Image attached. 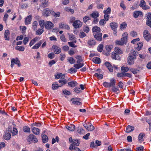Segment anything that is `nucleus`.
I'll return each instance as SVG.
<instances>
[{
    "mask_svg": "<svg viewBox=\"0 0 151 151\" xmlns=\"http://www.w3.org/2000/svg\"><path fill=\"white\" fill-rule=\"evenodd\" d=\"M88 44L90 46L94 45L96 44V42L93 39H90L88 42Z\"/></svg>",
    "mask_w": 151,
    "mask_h": 151,
    "instance_id": "nucleus-35",
    "label": "nucleus"
},
{
    "mask_svg": "<svg viewBox=\"0 0 151 151\" xmlns=\"http://www.w3.org/2000/svg\"><path fill=\"white\" fill-rule=\"evenodd\" d=\"M101 30L100 28L97 26H95L93 27L92 28V31L93 33V35L99 34V33H101Z\"/></svg>",
    "mask_w": 151,
    "mask_h": 151,
    "instance_id": "nucleus-12",
    "label": "nucleus"
},
{
    "mask_svg": "<svg viewBox=\"0 0 151 151\" xmlns=\"http://www.w3.org/2000/svg\"><path fill=\"white\" fill-rule=\"evenodd\" d=\"M48 57L50 59H52L55 57V54L53 52H51L48 54Z\"/></svg>",
    "mask_w": 151,
    "mask_h": 151,
    "instance_id": "nucleus-63",
    "label": "nucleus"
},
{
    "mask_svg": "<svg viewBox=\"0 0 151 151\" xmlns=\"http://www.w3.org/2000/svg\"><path fill=\"white\" fill-rule=\"evenodd\" d=\"M95 128L91 124L89 126H88L87 128V130L89 131H92L94 130Z\"/></svg>",
    "mask_w": 151,
    "mask_h": 151,
    "instance_id": "nucleus-62",
    "label": "nucleus"
},
{
    "mask_svg": "<svg viewBox=\"0 0 151 151\" xmlns=\"http://www.w3.org/2000/svg\"><path fill=\"white\" fill-rule=\"evenodd\" d=\"M73 25L75 28L77 29L82 26V23L79 20H76L73 22Z\"/></svg>",
    "mask_w": 151,
    "mask_h": 151,
    "instance_id": "nucleus-5",
    "label": "nucleus"
},
{
    "mask_svg": "<svg viewBox=\"0 0 151 151\" xmlns=\"http://www.w3.org/2000/svg\"><path fill=\"white\" fill-rule=\"evenodd\" d=\"M59 27L62 29H69L70 28L69 26L66 24L60 23L59 24Z\"/></svg>",
    "mask_w": 151,
    "mask_h": 151,
    "instance_id": "nucleus-23",
    "label": "nucleus"
},
{
    "mask_svg": "<svg viewBox=\"0 0 151 151\" xmlns=\"http://www.w3.org/2000/svg\"><path fill=\"white\" fill-rule=\"evenodd\" d=\"M94 76L99 79H101L103 78V76L101 74L96 73L95 74Z\"/></svg>",
    "mask_w": 151,
    "mask_h": 151,
    "instance_id": "nucleus-50",
    "label": "nucleus"
},
{
    "mask_svg": "<svg viewBox=\"0 0 151 151\" xmlns=\"http://www.w3.org/2000/svg\"><path fill=\"white\" fill-rule=\"evenodd\" d=\"M43 42V40H40L32 48V49H37L39 48Z\"/></svg>",
    "mask_w": 151,
    "mask_h": 151,
    "instance_id": "nucleus-16",
    "label": "nucleus"
},
{
    "mask_svg": "<svg viewBox=\"0 0 151 151\" xmlns=\"http://www.w3.org/2000/svg\"><path fill=\"white\" fill-rule=\"evenodd\" d=\"M76 40H75L72 42H68V43L70 47L75 48L77 47V46L75 45V44L76 43Z\"/></svg>",
    "mask_w": 151,
    "mask_h": 151,
    "instance_id": "nucleus-33",
    "label": "nucleus"
},
{
    "mask_svg": "<svg viewBox=\"0 0 151 151\" xmlns=\"http://www.w3.org/2000/svg\"><path fill=\"white\" fill-rule=\"evenodd\" d=\"M110 26L112 29L115 31L116 30V29L117 27V24L115 22H111L110 24Z\"/></svg>",
    "mask_w": 151,
    "mask_h": 151,
    "instance_id": "nucleus-28",
    "label": "nucleus"
},
{
    "mask_svg": "<svg viewBox=\"0 0 151 151\" xmlns=\"http://www.w3.org/2000/svg\"><path fill=\"white\" fill-rule=\"evenodd\" d=\"M32 19V16L29 15L27 16L25 19V23L26 25H28L30 23Z\"/></svg>",
    "mask_w": 151,
    "mask_h": 151,
    "instance_id": "nucleus-17",
    "label": "nucleus"
},
{
    "mask_svg": "<svg viewBox=\"0 0 151 151\" xmlns=\"http://www.w3.org/2000/svg\"><path fill=\"white\" fill-rule=\"evenodd\" d=\"M23 130L25 132H28V133H30V128L27 126H24L23 128Z\"/></svg>",
    "mask_w": 151,
    "mask_h": 151,
    "instance_id": "nucleus-41",
    "label": "nucleus"
},
{
    "mask_svg": "<svg viewBox=\"0 0 151 151\" xmlns=\"http://www.w3.org/2000/svg\"><path fill=\"white\" fill-rule=\"evenodd\" d=\"M39 24L40 27L44 28L45 27L47 30H51L54 27V24L50 21H45L41 20L39 21Z\"/></svg>",
    "mask_w": 151,
    "mask_h": 151,
    "instance_id": "nucleus-1",
    "label": "nucleus"
},
{
    "mask_svg": "<svg viewBox=\"0 0 151 151\" xmlns=\"http://www.w3.org/2000/svg\"><path fill=\"white\" fill-rule=\"evenodd\" d=\"M18 131L17 129L16 128L14 127L13 128V132L12 133V135L14 136L17 134Z\"/></svg>",
    "mask_w": 151,
    "mask_h": 151,
    "instance_id": "nucleus-64",
    "label": "nucleus"
},
{
    "mask_svg": "<svg viewBox=\"0 0 151 151\" xmlns=\"http://www.w3.org/2000/svg\"><path fill=\"white\" fill-rule=\"evenodd\" d=\"M51 10H49L47 9H45L43 10V14L46 16H50V11Z\"/></svg>",
    "mask_w": 151,
    "mask_h": 151,
    "instance_id": "nucleus-36",
    "label": "nucleus"
},
{
    "mask_svg": "<svg viewBox=\"0 0 151 151\" xmlns=\"http://www.w3.org/2000/svg\"><path fill=\"white\" fill-rule=\"evenodd\" d=\"M111 12V9L110 7H108L106 10H104L103 12L104 14H110Z\"/></svg>",
    "mask_w": 151,
    "mask_h": 151,
    "instance_id": "nucleus-58",
    "label": "nucleus"
},
{
    "mask_svg": "<svg viewBox=\"0 0 151 151\" xmlns=\"http://www.w3.org/2000/svg\"><path fill=\"white\" fill-rule=\"evenodd\" d=\"M110 83L104 82L103 83V85L106 88L114 86L116 83L115 80L114 78H112L110 80Z\"/></svg>",
    "mask_w": 151,
    "mask_h": 151,
    "instance_id": "nucleus-2",
    "label": "nucleus"
},
{
    "mask_svg": "<svg viewBox=\"0 0 151 151\" xmlns=\"http://www.w3.org/2000/svg\"><path fill=\"white\" fill-rule=\"evenodd\" d=\"M78 132L80 134H83L85 133L84 129L80 127L78 128Z\"/></svg>",
    "mask_w": 151,
    "mask_h": 151,
    "instance_id": "nucleus-60",
    "label": "nucleus"
},
{
    "mask_svg": "<svg viewBox=\"0 0 151 151\" xmlns=\"http://www.w3.org/2000/svg\"><path fill=\"white\" fill-rule=\"evenodd\" d=\"M67 129L71 131H73L75 129V126L74 125L70 124L69 126H66Z\"/></svg>",
    "mask_w": 151,
    "mask_h": 151,
    "instance_id": "nucleus-30",
    "label": "nucleus"
},
{
    "mask_svg": "<svg viewBox=\"0 0 151 151\" xmlns=\"http://www.w3.org/2000/svg\"><path fill=\"white\" fill-rule=\"evenodd\" d=\"M115 51L116 54H121L123 53L122 51L118 47L115 48Z\"/></svg>",
    "mask_w": 151,
    "mask_h": 151,
    "instance_id": "nucleus-43",
    "label": "nucleus"
},
{
    "mask_svg": "<svg viewBox=\"0 0 151 151\" xmlns=\"http://www.w3.org/2000/svg\"><path fill=\"white\" fill-rule=\"evenodd\" d=\"M127 24L125 22L122 23L120 25L121 29L122 30L125 29L127 27Z\"/></svg>",
    "mask_w": 151,
    "mask_h": 151,
    "instance_id": "nucleus-53",
    "label": "nucleus"
},
{
    "mask_svg": "<svg viewBox=\"0 0 151 151\" xmlns=\"http://www.w3.org/2000/svg\"><path fill=\"white\" fill-rule=\"evenodd\" d=\"M129 70L134 74L137 73L139 71V70L137 69L132 68H129Z\"/></svg>",
    "mask_w": 151,
    "mask_h": 151,
    "instance_id": "nucleus-44",
    "label": "nucleus"
},
{
    "mask_svg": "<svg viewBox=\"0 0 151 151\" xmlns=\"http://www.w3.org/2000/svg\"><path fill=\"white\" fill-rule=\"evenodd\" d=\"M145 4V2L144 0H141L139 6L144 10H146L150 9V7L147 5H146Z\"/></svg>",
    "mask_w": 151,
    "mask_h": 151,
    "instance_id": "nucleus-11",
    "label": "nucleus"
},
{
    "mask_svg": "<svg viewBox=\"0 0 151 151\" xmlns=\"http://www.w3.org/2000/svg\"><path fill=\"white\" fill-rule=\"evenodd\" d=\"M62 86V85L59 86L56 82H54L52 85V88L53 90H55L57 89L59 87Z\"/></svg>",
    "mask_w": 151,
    "mask_h": 151,
    "instance_id": "nucleus-27",
    "label": "nucleus"
},
{
    "mask_svg": "<svg viewBox=\"0 0 151 151\" xmlns=\"http://www.w3.org/2000/svg\"><path fill=\"white\" fill-rule=\"evenodd\" d=\"M48 138L47 136L45 135L44 134L43 135L42 137V141L43 143H45L48 142Z\"/></svg>",
    "mask_w": 151,
    "mask_h": 151,
    "instance_id": "nucleus-39",
    "label": "nucleus"
},
{
    "mask_svg": "<svg viewBox=\"0 0 151 151\" xmlns=\"http://www.w3.org/2000/svg\"><path fill=\"white\" fill-rule=\"evenodd\" d=\"M145 121L149 124V130L150 131H151V118L148 119H146Z\"/></svg>",
    "mask_w": 151,
    "mask_h": 151,
    "instance_id": "nucleus-49",
    "label": "nucleus"
},
{
    "mask_svg": "<svg viewBox=\"0 0 151 151\" xmlns=\"http://www.w3.org/2000/svg\"><path fill=\"white\" fill-rule=\"evenodd\" d=\"M90 15L93 18H98L99 16V14L98 12L95 11L91 14Z\"/></svg>",
    "mask_w": 151,
    "mask_h": 151,
    "instance_id": "nucleus-26",
    "label": "nucleus"
},
{
    "mask_svg": "<svg viewBox=\"0 0 151 151\" xmlns=\"http://www.w3.org/2000/svg\"><path fill=\"white\" fill-rule=\"evenodd\" d=\"M128 34L127 32H125L122 35L123 37L121 38V40L124 44H125L127 41Z\"/></svg>",
    "mask_w": 151,
    "mask_h": 151,
    "instance_id": "nucleus-14",
    "label": "nucleus"
},
{
    "mask_svg": "<svg viewBox=\"0 0 151 151\" xmlns=\"http://www.w3.org/2000/svg\"><path fill=\"white\" fill-rule=\"evenodd\" d=\"M130 35L132 37H136L137 36V33L136 32L133 31L130 32Z\"/></svg>",
    "mask_w": 151,
    "mask_h": 151,
    "instance_id": "nucleus-56",
    "label": "nucleus"
},
{
    "mask_svg": "<svg viewBox=\"0 0 151 151\" xmlns=\"http://www.w3.org/2000/svg\"><path fill=\"white\" fill-rule=\"evenodd\" d=\"M72 143L75 146H78L80 144L79 140L77 139H74Z\"/></svg>",
    "mask_w": 151,
    "mask_h": 151,
    "instance_id": "nucleus-47",
    "label": "nucleus"
},
{
    "mask_svg": "<svg viewBox=\"0 0 151 151\" xmlns=\"http://www.w3.org/2000/svg\"><path fill=\"white\" fill-rule=\"evenodd\" d=\"M9 17V15L7 13H5L4 16L3 20L5 23H6L7 20Z\"/></svg>",
    "mask_w": 151,
    "mask_h": 151,
    "instance_id": "nucleus-61",
    "label": "nucleus"
},
{
    "mask_svg": "<svg viewBox=\"0 0 151 151\" xmlns=\"http://www.w3.org/2000/svg\"><path fill=\"white\" fill-rule=\"evenodd\" d=\"M76 147H75V146L72 143L70 145L69 149L71 150H76Z\"/></svg>",
    "mask_w": 151,
    "mask_h": 151,
    "instance_id": "nucleus-55",
    "label": "nucleus"
},
{
    "mask_svg": "<svg viewBox=\"0 0 151 151\" xmlns=\"http://www.w3.org/2000/svg\"><path fill=\"white\" fill-rule=\"evenodd\" d=\"M40 39V38L39 37H37L33 39L30 42L29 46L30 47L32 46L37 41Z\"/></svg>",
    "mask_w": 151,
    "mask_h": 151,
    "instance_id": "nucleus-13",
    "label": "nucleus"
},
{
    "mask_svg": "<svg viewBox=\"0 0 151 151\" xmlns=\"http://www.w3.org/2000/svg\"><path fill=\"white\" fill-rule=\"evenodd\" d=\"M12 132V128L11 126L9 127L8 130L7 131L4 135V139L6 140L10 139L11 136Z\"/></svg>",
    "mask_w": 151,
    "mask_h": 151,
    "instance_id": "nucleus-3",
    "label": "nucleus"
},
{
    "mask_svg": "<svg viewBox=\"0 0 151 151\" xmlns=\"http://www.w3.org/2000/svg\"><path fill=\"white\" fill-rule=\"evenodd\" d=\"M143 36L144 38L147 41H148L151 39V35L147 30H145L143 32Z\"/></svg>",
    "mask_w": 151,
    "mask_h": 151,
    "instance_id": "nucleus-9",
    "label": "nucleus"
},
{
    "mask_svg": "<svg viewBox=\"0 0 151 151\" xmlns=\"http://www.w3.org/2000/svg\"><path fill=\"white\" fill-rule=\"evenodd\" d=\"M32 132L35 134L37 135L40 134V129L37 128L33 127L32 129Z\"/></svg>",
    "mask_w": 151,
    "mask_h": 151,
    "instance_id": "nucleus-32",
    "label": "nucleus"
},
{
    "mask_svg": "<svg viewBox=\"0 0 151 151\" xmlns=\"http://www.w3.org/2000/svg\"><path fill=\"white\" fill-rule=\"evenodd\" d=\"M29 41V38L28 37H25L23 40V43L24 45H26Z\"/></svg>",
    "mask_w": 151,
    "mask_h": 151,
    "instance_id": "nucleus-59",
    "label": "nucleus"
},
{
    "mask_svg": "<svg viewBox=\"0 0 151 151\" xmlns=\"http://www.w3.org/2000/svg\"><path fill=\"white\" fill-rule=\"evenodd\" d=\"M9 30H6L4 34V37L5 39L6 40H9Z\"/></svg>",
    "mask_w": 151,
    "mask_h": 151,
    "instance_id": "nucleus-20",
    "label": "nucleus"
},
{
    "mask_svg": "<svg viewBox=\"0 0 151 151\" xmlns=\"http://www.w3.org/2000/svg\"><path fill=\"white\" fill-rule=\"evenodd\" d=\"M52 49L55 53L56 54L60 53L61 51V48L56 45H53L52 47Z\"/></svg>",
    "mask_w": 151,
    "mask_h": 151,
    "instance_id": "nucleus-4",
    "label": "nucleus"
},
{
    "mask_svg": "<svg viewBox=\"0 0 151 151\" xmlns=\"http://www.w3.org/2000/svg\"><path fill=\"white\" fill-rule=\"evenodd\" d=\"M76 58L77 60V63L82 62L83 59H82V58L81 56L79 55H77L76 56Z\"/></svg>",
    "mask_w": 151,
    "mask_h": 151,
    "instance_id": "nucleus-48",
    "label": "nucleus"
},
{
    "mask_svg": "<svg viewBox=\"0 0 151 151\" xmlns=\"http://www.w3.org/2000/svg\"><path fill=\"white\" fill-rule=\"evenodd\" d=\"M68 60L69 63L72 64L75 63V60L72 57L68 58Z\"/></svg>",
    "mask_w": 151,
    "mask_h": 151,
    "instance_id": "nucleus-51",
    "label": "nucleus"
},
{
    "mask_svg": "<svg viewBox=\"0 0 151 151\" xmlns=\"http://www.w3.org/2000/svg\"><path fill=\"white\" fill-rule=\"evenodd\" d=\"M133 16L135 18H137L139 16L142 15V13L140 11H134L133 12Z\"/></svg>",
    "mask_w": 151,
    "mask_h": 151,
    "instance_id": "nucleus-22",
    "label": "nucleus"
},
{
    "mask_svg": "<svg viewBox=\"0 0 151 151\" xmlns=\"http://www.w3.org/2000/svg\"><path fill=\"white\" fill-rule=\"evenodd\" d=\"M41 28H39L37 29H36V34L38 35H41L44 32V28L41 27Z\"/></svg>",
    "mask_w": 151,
    "mask_h": 151,
    "instance_id": "nucleus-24",
    "label": "nucleus"
},
{
    "mask_svg": "<svg viewBox=\"0 0 151 151\" xmlns=\"http://www.w3.org/2000/svg\"><path fill=\"white\" fill-rule=\"evenodd\" d=\"M94 37L99 41H101L102 40V34L101 33H99V34L93 35Z\"/></svg>",
    "mask_w": 151,
    "mask_h": 151,
    "instance_id": "nucleus-18",
    "label": "nucleus"
},
{
    "mask_svg": "<svg viewBox=\"0 0 151 151\" xmlns=\"http://www.w3.org/2000/svg\"><path fill=\"white\" fill-rule=\"evenodd\" d=\"M83 65V63L82 62L74 64L73 65V67L76 69H78L82 67Z\"/></svg>",
    "mask_w": 151,
    "mask_h": 151,
    "instance_id": "nucleus-21",
    "label": "nucleus"
},
{
    "mask_svg": "<svg viewBox=\"0 0 151 151\" xmlns=\"http://www.w3.org/2000/svg\"><path fill=\"white\" fill-rule=\"evenodd\" d=\"M121 70L122 72H127L128 71L129 68L127 67H124L122 66L121 68Z\"/></svg>",
    "mask_w": 151,
    "mask_h": 151,
    "instance_id": "nucleus-57",
    "label": "nucleus"
},
{
    "mask_svg": "<svg viewBox=\"0 0 151 151\" xmlns=\"http://www.w3.org/2000/svg\"><path fill=\"white\" fill-rule=\"evenodd\" d=\"M50 13L51 15L55 17H58L60 16V12H59L55 13L54 11H50Z\"/></svg>",
    "mask_w": 151,
    "mask_h": 151,
    "instance_id": "nucleus-25",
    "label": "nucleus"
},
{
    "mask_svg": "<svg viewBox=\"0 0 151 151\" xmlns=\"http://www.w3.org/2000/svg\"><path fill=\"white\" fill-rule=\"evenodd\" d=\"M81 100V99L80 98H72L71 101H72V103L73 104L80 105L82 104L80 102Z\"/></svg>",
    "mask_w": 151,
    "mask_h": 151,
    "instance_id": "nucleus-10",
    "label": "nucleus"
},
{
    "mask_svg": "<svg viewBox=\"0 0 151 151\" xmlns=\"http://www.w3.org/2000/svg\"><path fill=\"white\" fill-rule=\"evenodd\" d=\"M69 72L70 73H76L77 70L73 68H71L68 70Z\"/></svg>",
    "mask_w": 151,
    "mask_h": 151,
    "instance_id": "nucleus-54",
    "label": "nucleus"
},
{
    "mask_svg": "<svg viewBox=\"0 0 151 151\" xmlns=\"http://www.w3.org/2000/svg\"><path fill=\"white\" fill-rule=\"evenodd\" d=\"M136 59L135 57H133L131 54H129L128 58L127 63L128 64L130 65L134 64V60Z\"/></svg>",
    "mask_w": 151,
    "mask_h": 151,
    "instance_id": "nucleus-6",
    "label": "nucleus"
},
{
    "mask_svg": "<svg viewBox=\"0 0 151 151\" xmlns=\"http://www.w3.org/2000/svg\"><path fill=\"white\" fill-rule=\"evenodd\" d=\"M105 65L110 72L113 71V67L109 62H105Z\"/></svg>",
    "mask_w": 151,
    "mask_h": 151,
    "instance_id": "nucleus-15",
    "label": "nucleus"
},
{
    "mask_svg": "<svg viewBox=\"0 0 151 151\" xmlns=\"http://www.w3.org/2000/svg\"><path fill=\"white\" fill-rule=\"evenodd\" d=\"M27 140L29 142L32 141L34 143L37 142L38 141L36 136L32 134L29 135L27 137Z\"/></svg>",
    "mask_w": 151,
    "mask_h": 151,
    "instance_id": "nucleus-8",
    "label": "nucleus"
},
{
    "mask_svg": "<svg viewBox=\"0 0 151 151\" xmlns=\"http://www.w3.org/2000/svg\"><path fill=\"white\" fill-rule=\"evenodd\" d=\"M85 88L84 86L82 85L81 84L79 86L76 87L74 89V91L77 93H80L82 90H83Z\"/></svg>",
    "mask_w": 151,
    "mask_h": 151,
    "instance_id": "nucleus-7",
    "label": "nucleus"
},
{
    "mask_svg": "<svg viewBox=\"0 0 151 151\" xmlns=\"http://www.w3.org/2000/svg\"><path fill=\"white\" fill-rule=\"evenodd\" d=\"M12 61H13V63L16 65H17L18 66L20 67L21 66V64L20 63V61L18 58L16 59H12L11 60Z\"/></svg>",
    "mask_w": 151,
    "mask_h": 151,
    "instance_id": "nucleus-29",
    "label": "nucleus"
},
{
    "mask_svg": "<svg viewBox=\"0 0 151 151\" xmlns=\"http://www.w3.org/2000/svg\"><path fill=\"white\" fill-rule=\"evenodd\" d=\"M38 25V23L37 21H35L32 24V28L34 30H35Z\"/></svg>",
    "mask_w": 151,
    "mask_h": 151,
    "instance_id": "nucleus-42",
    "label": "nucleus"
},
{
    "mask_svg": "<svg viewBox=\"0 0 151 151\" xmlns=\"http://www.w3.org/2000/svg\"><path fill=\"white\" fill-rule=\"evenodd\" d=\"M15 49L16 50L21 51H23L25 49L24 47L22 46H17L15 47Z\"/></svg>",
    "mask_w": 151,
    "mask_h": 151,
    "instance_id": "nucleus-45",
    "label": "nucleus"
},
{
    "mask_svg": "<svg viewBox=\"0 0 151 151\" xmlns=\"http://www.w3.org/2000/svg\"><path fill=\"white\" fill-rule=\"evenodd\" d=\"M134 129V128L133 127L128 125L127 127L126 132L127 133L130 132L133 130Z\"/></svg>",
    "mask_w": 151,
    "mask_h": 151,
    "instance_id": "nucleus-31",
    "label": "nucleus"
},
{
    "mask_svg": "<svg viewBox=\"0 0 151 151\" xmlns=\"http://www.w3.org/2000/svg\"><path fill=\"white\" fill-rule=\"evenodd\" d=\"M131 53L133 55V57H135L136 58V57L138 55V52L137 51H136L134 50H132L130 51Z\"/></svg>",
    "mask_w": 151,
    "mask_h": 151,
    "instance_id": "nucleus-40",
    "label": "nucleus"
},
{
    "mask_svg": "<svg viewBox=\"0 0 151 151\" xmlns=\"http://www.w3.org/2000/svg\"><path fill=\"white\" fill-rule=\"evenodd\" d=\"M69 39L70 40L74 41L76 40L75 36L73 34L68 33Z\"/></svg>",
    "mask_w": 151,
    "mask_h": 151,
    "instance_id": "nucleus-46",
    "label": "nucleus"
},
{
    "mask_svg": "<svg viewBox=\"0 0 151 151\" xmlns=\"http://www.w3.org/2000/svg\"><path fill=\"white\" fill-rule=\"evenodd\" d=\"M68 84L69 86L73 87L77 85V83L76 81H74L69 82Z\"/></svg>",
    "mask_w": 151,
    "mask_h": 151,
    "instance_id": "nucleus-37",
    "label": "nucleus"
},
{
    "mask_svg": "<svg viewBox=\"0 0 151 151\" xmlns=\"http://www.w3.org/2000/svg\"><path fill=\"white\" fill-rule=\"evenodd\" d=\"M92 61L95 63L99 64L101 62V60L98 57H94L92 59Z\"/></svg>",
    "mask_w": 151,
    "mask_h": 151,
    "instance_id": "nucleus-34",
    "label": "nucleus"
},
{
    "mask_svg": "<svg viewBox=\"0 0 151 151\" xmlns=\"http://www.w3.org/2000/svg\"><path fill=\"white\" fill-rule=\"evenodd\" d=\"M104 46L102 44H100L97 47L98 51L99 52H101L102 51Z\"/></svg>",
    "mask_w": 151,
    "mask_h": 151,
    "instance_id": "nucleus-52",
    "label": "nucleus"
},
{
    "mask_svg": "<svg viewBox=\"0 0 151 151\" xmlns=\"http://www.w3.org/2000/svg\"><path fill=\"white\" fill-rule=\"evenodd\" d=\"M145 136V134L144 133H140L138 136V141L139 142H142L144 141L143 137Z\"/></svg>",
    "mask_w": 151,
    "mask_h": 151,
    "instance_id": "nucleus-19",
    "label": "nucleus"
},
{
    "mask_svg": "<svg viewBox=\"0 0 151 151\" xmlns=\"http://www.w3.org/2000/svg\"><path fill=\"white\" fill-rule=\"evenodd\" d=\"M137 47H135V49L139 51L141 50L143 46V43L142 42H139L137 44Z\"/></svg>",
    "mask_w": 151,
    "mask_h": 151,
    "instance_id": "nucleus-38",
    "label": "nucleus"
}]
</instances>
